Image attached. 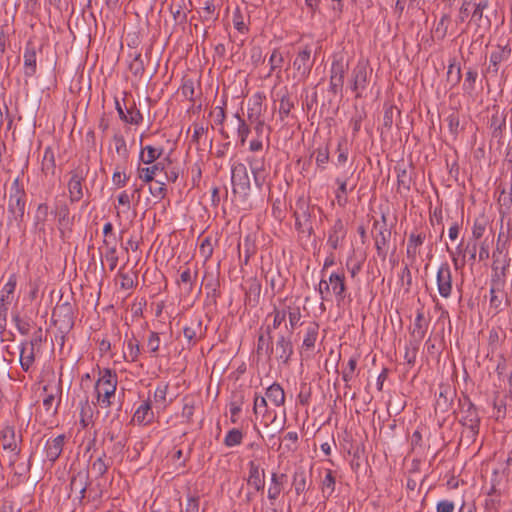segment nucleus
Listing matches in <instances>:
<instances>
[{"mask_svg":"<svg viewBox=\"0 0 512 512\" xmlns=\"http://www.w3.org/2000/svg\"><path fill=\"white\" fill-rule=\"evenodd\" d=\"M26 208V192L21 183L20 177H16L9 191L7 206V226L9 228L21 229Z\"/></svg>","mask_w":512,"mask_h":512,"instance_id":"f257e3e1","label":"nucleus"},{"mask_svg":"<svg viewBox=\"0 0 512 512\" xmlns=\"http://www.w3.org/2000/svg\"><path fill=\"white\" fill-rule=\"evenodd\" d=\"M316 290L318 291L322 301H329L334 297L338 305L343 303L347 296V285L344 271H334L327 278L326 275L321 276Z\"/></svg>","mask_w":512,"mask_h":512,"instance_id":"f03ea898","label":"nucleus"},{"mask_svg":"<svg viewBox=\"0 0 512 512\" xmlns=\"http://www.w3.org/2000/svg\"><path fill=\"white\" fill-rule=\"evenodd\" d=\"M118 377L115 371L98 367V379L94 385V393L96 395V404L101 408H109L112 406L116 394Z\"/></svg>","mask_w":512,"mask_h":512,"instance_id":"7ed1b4c3","label":"nucleus"},{"mask_svg":"<svg viewBox=\"0 0 512 512\" xmlns=\"http://www.w3.org/2000/svg\"><path fill=\"white\" fill-rule=\"evenodd\" d=\"M372 68L366 59L358 60L357 64L351 72L350 84L351 90L355 92L356 97H361L362 92L366 89Z\"/></svg>","mask_w":512,"mask_h":512,"instance_id":"20e7f679","label":"nucleus"},{"mask_svg":"<svg viewBox=\"0 0 512 512\" xmlns=\"http://www.w3.org/2000/svg\"><path fill=\"white\" fill-rule=\"evenodd\" d=\"M294 217L296 230L301 234L311 236L313 233V226L311 222L310 204L304 197L297 199Z\"/></svg>","mask_w":512,"mask_h":512,"instance_id":"39448f33","label":"nucleus"},{"mask_svg":"<svg viewBox=\"0 0 512 512\" xmlns=\"http://www.w3.org/2000/svg\"><path fill=\"white\" fill-rule=\"evenodd\" d=\"M372 233L377 255L380 259L385 260L388 255L389 241L391 238V231L387 227L385 215H382L381 222L377 220L374 221Z\"/></svg>","mask_w":512,"mask_h":512,"instance_id":"423d86ee","label":"nucleus"},{"mask_svg":"<svg viewBox=\"0 0 512 512\" xmlns=\"http://www.w3.org/2000/svg\"><path fill=\"white\" fill-rule=\"evenodd\" d=\"M461 423L470 433V437L475 438L479 433L480 417L475 405L467 397L461 401Z\"/></svg>","mask_w":512,"mask_h":512,"instance_id":"0eeeda50","label":"nucleus"},{"mask_svg":"<svg viewBox=\"0 0 512 512\" xmlns=\"http://www.w3.org/2000/svg\"><path fill=\"white\" fill-rule=\"evenodd\" d=\"M231 183L233 193L246 197L249 194L251 184L246 166L241 162L231 165Z\"/></svg>","mask_w":512,"mask_h":512,"instance_id":"6e6552de","label":"nucleus"},{"mask_svg":"<svg viewBox=\"0 0 512 512\" xmlns=\"http://www.w3.org/2000/svg\"><path fill=\"white\" fill-rule=\"evenodd\" d=\"M89 485L90 477L87 470H80L74 473L69 484L70 495H74L73 501H77L79 505H82Z\"/></svg>","mask_w":512,"mask_h":512,"instance_id":"1a4fd4ad","label":"nucleus"},{"mask_svg":"<svg viewBox=\"0 0 512 512\" xmlns=\"http://www.w3.org/2000/svg\"><path fill=\"white\" fill-rule=\"evenodd\" d=\"M315 59L312 57V46L305 45L299 49L294 61L293 68L302 79H306L312 70Z\"/></svg>","mask_w":512,"mask_h":512,"instance_id":"9d476101","label":"nucleus"},{"mask_svg":"<svg viewBox=\"0 0 512 512\" xmlns=\"http://www.w3.org/2000/svg\"><path fill=\"white\" fill-rule=\"evenodd\" d=\"M436 285L439 295L448 299L453 293L452 270L448 262H443L437 269Z\"/></svg>","mask_w":512,"mask_h":512,"instance_id":"9b49d317","label":"nucleus"},{"mask_svg":"<svg viewBox=\"0 0 512 512\" xmlns=\"http://www.w3.org/2000/svg\"><path fill=\"white\" fill-rule=\"evenodd\" d=\"M86 175L87 171L82 167H77L70 172L67 188L71 203L79 202L83 198V182L86 179Z\"/></svg>","mask_w":512,"mask_h":512,"instance_id":"f8f14e48","label":"nucleus"},{"mask_svg":"<svg viewBox=\"0 0 512 512\" xmlns=\"http://www.w3.org/2000/svg\"><path fill=\"white\" fill-rule=\"evenodd\" d=\"M511 53L512 49L508 43L505 45L498 44L490 54L487 72L492 73L493 75H497L500 69V65L503 62L509 60Z\"/></svg>","mask_w":512,"mask_h":512,"instance_id":"ddd939ff","label":"nucleus"},{"mask_svg":"<svg viewBox=\"0 0 512 512\" xmlns=\"http://www.w3.org/2000/svg\"><path fill=\"white\" fill-rule=\"evenodd\" d=\"M253 412L257 417H261L265 426L274 423L277 418V414L269 409L267 399L259 393L254 394Z\"/></svg>","mask_w":512,"mask_h":512,"instance_id":"4468645a","label":"nucleus"},{"mask_svg":"<svg viewBox=\"0 0 512 512\" xmlns=\"http://www.w3.org/2000/svg\"><path fill=\"white\" fill-rule=\"evenodd\" d=\"M273 354L279 362L287 364L293 354L291 339L283 334H279L275 346H273Z\"/></svg>","mask_w":512,"mask_h":512,"instance_id":"2eb2a0df","label":"nucleus"},{"mask_svg":"<svg viewBox=\"0 0 512 512\" xmlns=\"http://www.w3.org/2000/svg\"><path fill=\"white\" fill-rule=\"evenodd\" d=\"M253 106L248 108V118L252 124H254V132L256 137L263 139V133L265 128L264 120L260 118L262 96L256 94L253 97Z\"/></svg>","mask_w":512,"mask_h":512,"instance_id":"dca6fc26","label":"nucleus"},{"mask_svg":"<svg viewBox=\"0 0 512 512\" xmlns=\"http://www.w3.org/2000/svg\"><path fill=\"white\" fill-rule=\"evenodd\" d=\"M246 162L248 163L251 173L253 175L255 186L262 190L266 183L267 172L265 169L264 158L247 157Z\"/></svg>","mask_w":512,"mask_h":512,"instance_id":"f3484780","label":"nucleus"},{"mask_svg":"<svg viewBox=\"0 0 512 512\" xmlns=\"http://www.w3.org/2000/svg\"><path fill=\"white\" fill-rule=\"evenodd\" d=\"M247 484L256 491H263L265 487V470L255 461L248 462Z\"/></svg>","mask_w":512,"mask_h":512,"instance_id":"a211bd4d","label":"nucleus"},{"mask_svg":"<svg viewBox=\"0 0 512 512\" xmlns=\"http://www.w3.org/2000/svg\"><path fill=\"white\" fill-rule=\"evenodd\" d=\"M204 333L205 329L202 326V320L200 318L191 320L190 323L183 328V335L189 347L195 346Z\"/></svg>","mask_w":512,"mask_h":512,"instance_id":"6ab92c4d","label":"nucleus"},{"mask_svg":"<svg viewBox=\"0 0 512 512\" xmlns=\"http://www.w3.org/2000/svg\"><path fill=\"white\" fill-rule=\"evenodd\" d=\"M99 251L102 257L101 266L102 270H104L103 258L107 261L109 265V270L114 271L118 265V253H117V243H112V241H102V246L99 247Z\"/></svg>","mask_w":512,"mask_h":512,"instance_id":"aec40b11","label":"nucleus"},{"mask_svg":"<svg viewBox=\"0 0 512 512\" xmlns=\"http://www.w3.org/2000/svg\"><path fill=\"white\" fill-rule=\"evenodd\" d=\"M198 276V270H191L189 266H185L183 270L180 271L179 278L176 280L178 287L183 291L186 295H189L194 288V283Z\"/></svg>","mask_w":512,"mask_h":512,"instance_id":"412c9836","label":"nucleus"},{"mask_svg":"<svg viewBox=\"0 0 512 512\" xmlns=\"http://www.w3.org/2000/svg\"><path fill=\"white\" fill-rule=\"evenodd\" d=\"M285 480L286 474H278L276 472L271 473L270 485L267 490V498L269 499L271 505H274V502L278 499L281 492L283 491Z\"/></svg>","mask_w":512,"mask_h":512,"instance_id":"4be33fe9","label":"nucleus"},{"mask_svg":"<svg viewBox=\"0 0 512 512\" xmlns=\"http://www.w3.org/2000/svg\"><path fill=\"white\" fill-rule=\"evenodd\" d=\"M65 435L60 434L54 438H50L46 441L45 444V455L46 458L51 461L55 462L59 456L61 455L63 451V446L65 443Z\"/></svg>","mask_w":512,"mask_h":512,"instance_id":"5701e85b","label":"nucleus"},{"mask_svg":"<svg viewBox=\"0 0 512 512\" xmlns=\"http://www.w3.org/2000/svg\"><path fill=\"white\" fill-rule=\"evenodd\" d=\"M346 236V229L343 224V221L338 218L335 220L332 227L329 229L328 232V238H327V245L332 249L336 250L340 242L345 238Z\"/></svg>","mask_w":512,"mask_h":512,"instance_id":"b1692460","label":"nucleus"},{"mask_svg":"<svg viewBox=\"0 0 512 512\" xmlns=\"http://www.w3.org/2000/svg\"><path fill=\"white\" fill-rule=\"evenodd\" d=\"M143 165L144 164H138L137 176L144 183H150L154 181L156 175L162 172L165 168L162 162H154L153 164H148L146 166Z\"/></svg>","mask_w":512,"mask_h":512,"instance_id":"393cba45","label":"nucleus"},{"mask_svg":"<svg viewBox=\"0 0 512 512\" xmlns=\"http://www.w3.org/2000/svg\"><path fill=\"white\" fill-rule=\"evenodd\" d=\"M439 390V395L435 402V410L440 411L441 413H446L452 406L455 392L446 385H441Z\"/></svg>","mask_w":512,"mask_h":512,"instance_id":"a878e982","label":"nucleus"},{"mask_svg":"<svg viewBox=\"0 0 512 512\" xmlns=\"http://www.w3.org/2000/svg\"><path fill=\"white\" fill-rule=\"evenodd\" d=\"M163 146L145 145L140 148L138 164H153L163 155Z\"/></svg>","mask_w":512,"mask_h":512,"instance_id":"bb28decb","label":"nucleus"},{"mask_svg":"<svg viewBox=\"0 0 512 512\" xmlns=\"http://www.w3.org/2000/svg\"><path fill=\"white\" fill-rule=\"evenodd\" d=\"M37 351L39 350L28 346V343L19 344V363L23 371L29 372L32 369Z\"/></svg>","mask_w":512,"mask_h":512,"instance_id":"cd10ccee","label":"nucleus"},{"mask_svg":"<svg viewBox=\"0 0 512 512\" xmlns=\"http://www.w3.org/2000/svg\"><path fill=\"white\" fill-rule=\"evenodd\" d=\"M503 287L504 281L502 280H493L490 287V307L493 308L496 312L502 310V302L505 297Z\"/></svg>","mask_w":512,"mask_h":512,"instance_id":"c85d7f7f","label":"nucleus"},{"mask_svg":"<svg viewBox=\"0 0 512 512\" xmlns=\"http://www.w3.org/2000/svg\"><path fill=\"white\" fill-rule=\"evenodd\" d=\"M256 352L258 355H266L268 357H271L273 354V343L270 326L266 327L265 332L262 331V328L260 329Z\"/></svg>","mask_w":512,"mask_h":512,"instance_id":"c756f323","label":"nucleus"},{"mask_svg":"<svg viewBox=\"0 0 512 512\" xmlns=\"http://www.w3.org/2000/svg\"><path fill=\"white\" fill-rule=\"evenodd\" d=\"M116 110L119 118L128 124L139 125L143 121L141 112L136 108L135 105L123 110L118 100L115 102Z\"/></svg>","mask_w":512,"mask_h":512,"instance_id":"7c9ffc66","label":"nucleus"},{"mask_svg":"<svg viewBox=\"0 0 512 512\" xmlns=\"http://www.w3.org/2000/svg\"><path fill=\"white\" fill-rule=\"evenodd\" d=\"M154 419L151 403L149 400L141 403L134 412L132 420L138 425H148Z\"/></svg>","mask_w":512,"mask_h":512,"instance_id":"2f4dec72","label":"nucleus"},{"mask_svg":"<svg viewBox=\"0 0 512 512\" xmlns=\"http://www.w3.org/2000/svg\"><path fill=\"white\" fill-rule=\"evenodd\" d=\"M264 397L275 407H283L285 405V391L277 382H274L266 389Z\"/></svg>","mask_w":512,"mask_h":512,"instance_id":"473e14b6","label":"nucleus"},{"mask_svg":"<svg viewBox=\"0 0 512 512\" xmlns=\"http://www.w3.org/2000/svg\"><path fill=\"white\" fill-rule=\"evenodd\" d=\"M318 334L319 324L317 322H309L305 328V335L301 348L305 351H312L315 347Z\"/></svg>","mask_w":512,"mask_h":512,"instance_id":"72a5a7b5","label":"nucleus"},{"mask_svg":"<svg viewBox=\"0 0 512 512\" xmlns=\"http://www.w3.org/2000/svg\"><path fill=\"white\" fill-rule=\"evenodd\" d=\"M425 238L426 236L424 233H411L409 235L406 254L411 261L416 260V257L419 254V247L424 243Z\"/></svg>","mask_w":512,"mask_h":512,"instance_id":"f704fd0d","label":"nucleus"},{"mask_svg":"<svg viewBox=\"0 0 512 512\" xmlns=\"http://www.w3.org/2000/svg\"><path fill=\"white\" fill-rule=\"evenodd\" d=\"M18 283V276L16 273L9 275L7 282L3 285L0 291V300L12 303L15 299V290Z\"/></svg>","mask_w":512,"mask_h":512,"instance_id":"c9c22d12","label":"nucleus"},{"mask_svg":"<svg viewBox=\"0 0 512 512\" xmlns=\"http://www.w3.org/2000/svg\"><path fill=\"white\" fill-rule=\"evenodd\" d=\"M169 390V383L168 382H160L153 395L154 404L156 408H159L161 410L166 409L172 402V400H167V394Z\"/></svg>","mask_w":512,"mask_h":512,"instance_id":"e433bc0d","label":"nucleus"},{"mask_svg":"<svg viewBox=\"0 0 512 512\" xmlns=\"http://www.w3.org/2000/svg\"><path fill=\"white\" fill-rule=\"evenodd\" d=\"M336 478L331 469H325V475L320 481V490L325 500H328L335 492Z\"/></svg>","mask_w":512,"mask_h":512,"instance_id":"4c0bfd02","label":"nucleus"},{"mask_svg":"<svg viewBox=\"0 0 512 512\" xmlns=\"http://www.w3.org/2000/svg\"><path fill=\"white\" fill-rule=\"evenodd\" d=\"M292 485L294 487L295 494L298 496L309 489L307 475L303 468H299L293 473Z\"/></svg>","mask_w":512,"mask_h":512,"instance_id":"58836bf2","label":"nucleus"},{"mask_svg":"<svg viewBox=\"0 0 512 512\" xmlns=\"http://www.w3.org/2000/svg\"><path fill=\"white\" fill-rule=\"evenodd\" d=\"M49 215V207L46 203H40L37 206L34 216V226L39 232H45L46 222Z\"/></svg>","mask_w":512,"mask_h":512,"instance_id":"ea45409f","label":"nucleus"},{"mask_svg":"<svg viewBox=\"0 0 512 512\" xmlns=\"http://www.w3.org/2000/svg\"><path fill=\"white\" fill-rule=\"evenodd\" d=\"M112 465V461L107 458L106 453L103 452L99 457H97L91 464V470L96 475V477H103L110 466Z\"/></svg>","mask_w":512,"mask_h":512,"instance_id":"a19ab883","label":"nucleus"},{"mask_svg":"<svg viewBox=\"0 0 512 512\" xmlns=\"http://www.w3.org/2000/svg\"><path fill=\"white\" fill-rule=\"evenodd\" d=\"M24 74L31 77L36 72V52L33 47H26L23 55Z\"/></svg>","mask_w":512,"mask_h":512,"instance_id":"79ce46f5","label":"nucleus"},{"mask_svg":"<svg viewBox=\"0 0 512 512\" xmlns=\"http://www.w3.org/2000/svg\"><path fill=\"white\" fill-rule=\"evenodd\" d=\"M1 440L4 449L13 452L17 451L18 447L15 439V431L12 427L7 426L1 431Z\"/></svg>","mask_w":512,"mask_h":512,"instance_id":"37998d69","label":"nucleus"},{"mask_svg":"<svg viewBox=\"0 0 512 512\" xmlns=\"http://www.w3.org/2000/svg\"><path fill=\"white\" fill-rule=\"evenodd\" d=\"M427 328H428V324L425 322L424 313L422 310H418L416 317H415L414 327H413V331H412L413 337H415L416 339L421 341L426 334Z\"/></svg>","mask_w":512,"mask_h":512,"instance_id":"c03bdc74","label":"nucleus"},{"mask_svg":"<svg viewBox=\"0 0 512 512\" xmlns=\"http://www.w3.org/2000/svg\"><path fill=\"white\" fill-rule=\"evenodd\" d=\"M234 117L237 120L236 133H237V137L239 140V144L241 146H244L247 141V138L251 132L250 126L246 123V121L238 113H236L234 115Z\"/></svg>","mask_w":512,"mask_h":512,"instance_id":"a18cd8bd","label":"nucleus"},{"mask_svg":"<svg viewBox=\"0 0 512 512\" xmlns=\"http://www.w3.org/2000/svg\"><path fill=\"white\" fill-rule=\"evenodd\" d=\"M358 357L352 356L348 362L347 365L342 370V380L345 383V388H350V381L355 376V370L357 367Z\"/></svg>","mask_w":512,"mask_h":512,"instance_id":"49530a36","label":"nucleus"},{"mask_svg":"<svg viewBox=\"0 0 512 512\" xmlns=\"http://www.w3.org/2000/svg\"><path fill=\"white\" fill-rule=\"evenodd\" d=\"M113 143L117 155L122 159L123 164H125L129 157V149L124 137L120 134H115L113 136Z\"/></svg>","mask_w":512,"mask_h":512,"instance_id":"de8ad7c7","label":"nucleus"},{"mask_svg":"<svg viewBox=\"0 0 512 512\" xmlns=\"http://www.w3.org/2000/svg\"><path fill=\"white\" fill-rule=\"evenodd\" d=\"M128 353H124V358L129 362H136L140 356V345L139 341L133 336L127 340Z\"/></svg>","mask_w":512,"mask_h":512,"instance_id":"09e8293b","label":"nucleus"},{"mask_svg":"<svg viewBox=\"0 0 512 512\" xmlns=\"http://www.w3.org/2000/svg\"><path fill=\"white\" fill-rule=\"evenodd\" d=\"M335 182L338 184V188L335 191V198L339 206L344 207L348 202V188L347 179L336 178Z\"/></svg>","mask_w":512,"mask_h":512,"instance_id":"8fccbe9b","label":"nucleus"},{"mask_svg":"<svg viewBox=\"0 0 512 512\" xmlns=\"http://www.w3.org/2000/svg\"><path fill=\"white\" fill-rule=\"evenodd\" d=\"M244 434L240 429H230L224 437L223 443L226 447L231 448L242 443Z\"/></svg>","mask_w":512,"mask_h":512,"instance_id":"3c124183","label":"nucleus"},{"mask_svg":"<svg viewBox=\"0 0 512 512\" xmlns=\"http://www.w3.org/2000/svg\"><path fill=\"white\" fill-rule=\"evenodd\" d=\"M61 315H63V317L65 318L63 322H65L67 325L73 324V313L70 304L65 303L61 306H57L53 310L52 318L55 319V321H57L56 318L60 317Z\"/></svg>","mask_w":512,"mask_h":512,"instance_id":"603ef678","label":"nucleus"},{"mask_svg":"<svg viewBox=\"0 0 512 512\" xmlns=\"http://www.w3.org/2000/svg\"><path fill=\"white\" fill-rule=\"evenodd\" d=\"M129 180V176L125 173V164H117L112 175V182L117 188L124 187Z\"/></svg>","mask_w":512,"mask_h":512,"instance_id":"864d4df0","label":"nucleus"},{"mask_svg":"<svg viewBox=\"0 0 512 512\" xmlns=\"http://www.w3.org/2000/svg\"><path fill=\"white\" fill-rule=\"evenodd\" d=\"M118 276L120 277V287L125 290L133 289L138 282L137 272L124 273L120 269L118 271Z\"/></svg>","mask_w":512,"mask_h":512,"instance_id":"5fc2aeb1","label":"nucleus"},{"mask_svg":"<svg viewBox=\"0 0 512 512\" xmlns=\"http://www.w3.org/2000/svg\"><path fill=\"white\" fill-rule=\"evenodd\" d=\"M41 168L44 173H53L55 169V157L51 147H46L44 150Z\"/></svg>","mask_w":512,"mask_h":512,"instance_id":"6e6d98bb","label":"nucleus"},{"mask_svg":"<svg viewBox=\"0 0 512 512\" xmlns=\"http://www.w3.org/2000/svg\"><path fill=\"white\" fill-rule=\"evenodd\" d=\"M287 317L289 319L290 331L292 332L297 326L301 325V310L299 306H286Z\"/></svg>","mask_w":512,"mask_h":512,"instance_id":"4d7b16f0","label":"nucleus"},{"mask_svg":"<svg viewBox=\"0 0 512 512\" xmlns=\"http://www.w3.org/2000/svg\"><path fill=\"white\" fill-rule=\"evenodd\" d=\"M183 402L181 416L187 423H191L195 413L196 402L192 397H184Z\"/></svg>","mask_w":512,"mask_h":512,"instance_id":"13d9d810","label":"nucleus"},{"mask_svg":"<svg viewBox=\"0 0 512 512\" xmlns=\"http://www.w3.org/2000/svg\"><path fill=\"white\" fill-rule=\"evenodd\" d=\"M130 72L137 78H141L145 71V64L140 53L136 54L129 64Z\"/></svg>","mask_w":512,"mask_h":512,"instance_id":"bf43d9fd","label":"nucleus"},{"mask_svg":"<svg viewBox=\"0 0 512 512\" xmlns=\"http://www.w3.org/2000/svg\"><path fill=\"white\" fill-rule=\"evenodd\" d=\"M160 336L159 333L151 331L147 338V349L151 357H157L160 349Z\"/></svg>","mask_w":512,"mask_h":512,"instance_id":"052dcab7","label":"nucleus"},{"mask_svg":"<svg viewBox=\"0 0 512 512\" xmlns=\"http://www.w3.org/2000/svg\"><path fill=\"white\" fill-rule=\"evenodd\" d=\"M396 171L398 191L408 192L410 190L411 177L408 175L406 169L397 168Z\"/></svg>","mask_w":512,"mask_h":512,"instance_id":"680f3d73","label":"nucleus"},{"mask_svg":"<svg viewBox=\"0 0 512 512\" xmlns=\"http://www.w3.org/2000/svg\"><path fill=\"white\" fill-rule=\"evenodd\" d=\"M269 316L273 317L272 325H269L271 327V331L279 328V326L285 321L287 317V311L286 307L283 308H277L274 307L273 311L269 314Z\"/></svg>","mask_w":512,"mask_h":512,"instance_id":"e2e57ef3","label":"nucleus"},{"mask_svg":"<svg viewBox=\"0 0 512 512\" xmlns=\"http://www.w3.org/2000/svg\"><path fill=\"white\" fill-rule=\"evenodd\" d=\"M348 70V64L343 59H335L331 63L330 76L344 77Z\"/></svg>","mask_w":512,"mask_h":512,"instance_id":"0e129e2a","label":"nucleus"},{"mask_svg":"<svg viewBox=\"0 0 512 512\" xmlns=\"http://www.w3.org/2000/svg\"><path fill=\"white\" fill-rule=\"evenodd\" d=\"M461 80V69L455 63H450L447 71V81L452 87L456 86Z\"/></svg>","mask_w":512,"mask_h":512,"instance_id":"69168bd1","label":"nucleus"},{"mask_svg":"<svg viewBox=\"0 0 512 512\" xmlns=\"http://www.w3.org/2000/svg\"><path fill=\"white\" fill-rule=\"evenodd\" d=\"M478 77V73L474 69H469L465 74L463 83V90L467 93H472L475 89V83Z\"/></svg>","mask_w":512,"mask_h":512,"instance_id":"338daca9","label":"nucleus"},{"mask_svg":"<svg viewBox=\"0 0 512 512\" xmlns=\"http://www.w3.org/2000/svg\"><path fill=\"white\" fill-rule=\"evenodd\" d=\"M294 107V102L291 100L288 94H284L280 98V104H279V114L281 119L283 120L285 117H287L291 111V109Z\"/></svg>","mask_w":512,"mask_h":512,"instance_id":"774afa93","label":"nucleus"}]
</instances>
